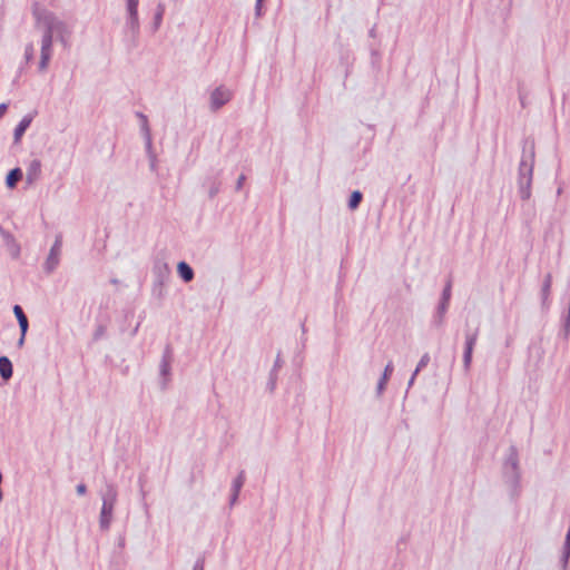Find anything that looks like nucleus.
Masks as SVG:
<instances>
[{
	"instance_id": "obj_1",
	"label": "nucleus",
	"mask_w": 570,
	"mask_h": 570,
	"mask_svg": "<svg viewBox=\"0 0 570 570\" xmlns=\"http://www.w3.org/2000/svg\"><path fill=\"white\" fill-rule=\"evenodd\" d=\"M32 14L37 24L43 27L41 37L40 59L38 62V72L43 73L48 70L53 52V37L57 36L63 41V35L68 33L67 24L60 20L53 12L35 6Z\"/></svg>"
},
{
	"instance_id": "obj_2",
	"label": "nucleus",
	"mask_w": 570,
	"mask_h": 570,
	"mask_svg": "<svg viewBox=\"0 0 570 570\" xmlns=\"http://www.w3.org/2000/svg\"><path fill=\"white\" fill-rule=\"evenodd\" d=\"M535 159V144L532 138L522 140V155L518 169V191L522 200L531 197V185Z\"/></svg>"
},
{
	"instance_id": "obj_3",
	"label": "nucleus",
	"mask_w": 570,
	"mask_h": 570,
	"mask_svg": "<svg viewBox=\"0 0 570 570\" xmlns=\"http://www.w3.org/2000/svg\"><path fill=\"white\" fill-rule=\"evenodd\" d=\"M139 0H126V22L124 26V35L129 49L138 47V38L140 32V23L138 17Z\"/></svg>"
},
{
	"instance_id": "obj_4",
	"label": "nucleus",
	"mask_w": 570,
	"mask_h": 570,
	"mask_svg": "<svg viewBox=\"0 0 570 570\" xmlns=\"http://www.w3.org/2000/svg\"><path fill=\"white\" fill-rule=\"evenodd\" d=\"M100 497L102 504L99 515V527L101 530H108L112 521L114 509L118 499L116 484L112 482H106L104 489L100 491Z\"/></svg>"
},
{
	"instance_id": "obj_5",
	"label": "nucleus",
	"mask_w": 570,
	"mask_h": 570,
	"mask_svg": "<svg viewBox=\"0 0 570 570\" xmlns=\"http://www.w3.org/2000/svg\"><path fill=\"white\" fill-rule=\"evenodd\" d=\"M503 479L504 482L511 488L513 494L520 488V469H519V453L514 445L509 446L507 458L503 462Z\"/></svg>"
},
{
	"instance_id": "obj_6",
	"label": "nucleus",
	"mask_w": 570,
	"mask_h": 570,
	"mask_svg": "<svg viewBox=\"0 0 570 570\" xmlns=\"http://www.w3.org/2000/svg\"><path fill=\"white\" fill-rule=\"evenodd\" d=\"M452 295V281L449 279L442 291L441 298L439 305L436 307V312L433 316V325L440 327L443 325L445 314L448 312L450 299Z\"/></svg>"
},
{
	"instance_id": "obj_7",
	"label": "nucleus",
	"mask_w": 570,
	"mask_h": 570,
	"mask_svg": "<svg viewBox=\"0 0 570 570\" xmlns=\"http://www.w3.org/2000/svg\"><path fill=\"white\" fill-rule=\"evenodd\" d=\"M480 328L476 326L474 330L466 328L465 330V343H464V352H463V368L465 372L470 371L472 363L473 350L476 344L479 337Z\"/></svg>"
},
{
	"instance_id": "obj_8",
	"label": "nucleus",
	"mask_w": 570,
	"mask_h": 570,
	"mask_svg": "<svg viewBox=\"0 0 570 570\" xmlns=\"http://www.w3.org/2000/svg\"><path fill=\"white\" fill-rule=\"evenodd\" d=\"M62 248V236L59 234L56 236V239L49 250V254L43 264V269L47 274H51L56 271L60 263Z\"/></svg>"
},
{
	"instance_id": "obj_9",
	"label": "nucleus",
	"mask_w": 570,
	"mask_h": 570,
	"mask_svg": "<svg viewBox=\"0 0 570 570\" xmlns=\"http://www.w3.org/2000/svg\"><path fill=\"white\" fill-rule=\"evenodd\" d=\"M233 92L225 86H218L210 94L209 107L212 111L219 110L223 106L230 101Z\"/></svg>"
},
{
	"instance_id": "obj_10",
	"label": "nucleus",
	"mask_w": 570,
	"mask_h": 570,
	"mask_svg": "<svg viewBox=\"0 0 570 570\" xmlns=\"http://www.w3.org/2000/svg\"><path fill=\"white\" fill-rule=\"evenodd\" d=\"M171 361H173V350L170 345H166L160 364H159V374L161 376V389H166L167 383L169 381L170 371H171Z\"/></svg>"
},
{
	"instance_id": "obj_11",
	"label": "nucleus",
	"mask_w": 570,
	"mask_h": 570,
	"mask_svg": "<svg viewBox=\"0 0 570 570\" xmlns=\"http://www.w3.org/2000/svg\"><path fill=\"white\" fill-rule=\"evenodd\" d=\"M222 171H217L214 175H208L203 183V186L207 188L208 197L210 199L215 198L220 191L222 180H220Z\"/></svg>"
},
{
	"instance_id": "obj_12",
	"label": "nucleus",
	"mask_w": 570,
	"mask_h": 570,
	"mask_svg": "<svg viewBox=\"0 0 570 570\" xmlns=\"http://www.w3.org/2000/svg\"><path fill=\"white\" fill-rule=\"evenodd\" d=\"M136 117L140 121V131H141L142 136H144V139H145L146 150L150 151L151 150V146H153V138H151V132H150V127H149L148 118L141 111H137L136 112Z\"/></svg>"
},
{
	"instance_id": "obj_13",
	"label": "nucleus",
	"mask_w": 570,
	"mask_h": 570,
	"mask_svg": "<svg viewBox=\"0 0 570 570\" xmlns=\"http://www.w3.org/2000/svg\"><path fill=\"white\" fill-rule=\"evenodd\" d=\"M245 480H246V475H245V471L242 470L238 475L233 480V483H232V493H230V497H229V505L233 507L236 504V502L238 501V497H239V493H240V490L245 483Z\"/></svg>"
},
{
	"instance_id": "obj_14",
	"label": "nucleus",
	"mask_w": 570,
	"mask_h": 570,
	"mask_svg": "<svg viewBox=\"0 0 570 570\" xmlns=\"http://www.w3.org/2000/svg\"><path fill=\"white\" fill-rule=\"evenodd\" d=\"M153 273L155 275L154 282L165 284L169 278L170 269L167 263L156 262L153 267Z\"/></svg>"
},
{
	"instance_id": "obj_15",
	"label": "nucleus",
	"mask_w": 570,
	"mask_h": 570,
	"mask_svg": "<svg viewBox=\"0 0 570 570\" xmlns=\"http://www.w3.org/2000/svg\"><path fill=\"white\" fill-rule=\"evenodd\" d=\"M33 116L32 115H26L19 124L16 126L13 131V140L16 144L20 142L23 134L26 130L30 127L32 122Z\"/></svg>"
},
{
	"instance_id": "obj_16",
	"label": "nucleus",
	"mask_w": 570,
	"mask_h": 570,
	"mask_svg": "<svg viewBox=\"0 0 570 570\" xmlns=\"http://www.w3.org/2000/svg\"><path fill=\"white\" fill-rule=\"evenodd\" d=\"M41 174V161L39 159H32L27 168V181L33 184Z\"/></svg>"
},
{
	"instance_id": "obj_17",
	"label": "nucleus",
	"mask_w": 570,
	"mask_h": 570,
	"mask_svg": "<svg viewBox=\"0 0 570 570\" xmlns=\"http://www.w3.org/2000/svg\"><path fill=\"white\" fill-rule=\"evenodd\" d=\"M393 370H394L393 363H392V361H390L386 364V366L384 368V372H383L381 379L377 382V385H376V394H377V396H381L382 393L384 392L386 383H387L391 374L393 373Z\"/></svg>"
},
{
	"instance_id": "obj_18",
	"label": "nucleus",
	"mask_w": 570,
	"mask_h": 570,
	"mask_svg": "<svg viewBox=\"0 0 570 570\" xmlns=\"http://www.w3.org/2000/svg\"><path fill=\"white\" fill-rule=\"evenodd\" d=\"M551 285H552V276L550 273H548L543 279L542 287H541V301H542L543 308L549 307V296L551 293Z\"/></svg>"
},
{
	"instance_id": "obj_19",
	"label": "nucleus",
	"mask_w": 570,
	"mask_h": 570,
	"mask_svg": "<svg viewBox=\"0 0 570 570\" xmlns=\"http://www.w3.org/2000/svg\"><path fill=\"white\" fill-rule=\"evenodd\" d=\"M13 374V366L9 357L0 356V376L3 381H9Z\"/></svg>"
},
{
	"instance_id": "obj_20",
	"label": "nucleus",
	"mask_w": 570,
	"mask_h": 570,
	"mask_svg": "<svg viewBox=\"0 0 570 570\" xmlns=\"http://www.w3.org/2000/svg\"><path fill=\"white\" fill-rule=\"evenodd\" d=\"M13 313L18 321L20 332H23V334H27L28 328H29V321H28V317L24 314L22 307L20 305H14Z\"/></svg>"
},
{
	"instance_id": "obj_21",
	"label": "nucleus",
	"mask_w": 570,
	"mask_h": 570,
	"mask_svg": "<svg viewBox=\"0 0 570 570\" xmlns=\"http://www.w3.org/2000/svg\"><path fill=\"white\" fill-rule=\"evenodd\" d=\"M177 273L185 283L191 282L195 276L193 268L186 262L178 263Z\"/></svg>"
},
{
	"instance_id": "obj_22",
	"label": "nucleus",
	"mask_w": 570,
	"mask_h": 570,
	"mask_svg": "<svg viewBox=\"0 0 570 570\" xmlns=\"http://www.w3.org/2000/svg\"><path fill=\"white\" fill-rule=\"evenodd\" d=\"M22 176V170L19 167L11 169L6 177L7 187L10 189L14 188Z\"/></svg>"
},
{
	"instance_id": "obj_23",
	"label": "nucleus",
	"mask_w": 570,
	"mask_h": 570,
	"mask_svg": "<svg viewBox=\"0 0 570 570\" xmlns=\"http://www.w3.org/2000/svg\"><path fill=\"white\" fill-rule=\"evenodd\" d=\"M0 236L3 238V240L8 247L16 248V255H20V246L17 243L16 238L13 237V235L10 232L6 230L1 225H0Z\"/></svg>"
},
{
	"instance_id": "obj_24",
	"label": "nucleus",
	"mask_w": 570,
	"mask_h": 570,
	"mask_svg": "<svg viewBox=\"0 0 570 570\" xmlns=\"http://www.w3.org/2000/svg\"><path fill=\"white\" fill-rule=\"evenodd\" d=\"M33 59H35V45L32 42H29L24 47V52H23L24 62H23V65H21L20 69H23L24 66L32 62Z\"/></svg>"
},
{
	"instance_id": "obj_25",
	"label": "nucleus",
	"mask_w": 570,
	"mask_h": 570,
	"mask_svg": "<svg viewBox=\"0 0 570 570\" xmlns=\"http://www.w3.org/2000/svg\"><path fill=\"white\" fill-rule=\"evenodd\" d=\"M362 199H363L362 193L360 190H354L351 194L350 199H348V208L351 210L356 209L360 206Z\"/></svg>"
},
{
	"instance_id": "obj_26",
	"label": "nucleus",
	"mask_w": 570,
	"mask_h": 570,
	"mask_svg": "<svg viewBox=\"0 0 570 570\" xmlns=\"http://www.w3.org/2000/svg\"><path fill=\"white\" fill-rule=\"evenodd\" d=\"M164 13H165V4L160 2V3H158L155 16H154V29L155 30H158V28L160 27V24L163 22Z\"/></svg>"
},
{
	"instance_id": "obj_27",
	"label": "nucleus",
	"mask_w": 570,
	"mask_h": 570,
	"mask_svg": "<svg viewBox=\"0 0 570 570\" xmlns=\"http://www.w3.org/2000/svg\"><path fill=\"white\" fill-rule=\"evenodd\" d=\"M570 559V544L563 543L560 562L563 570H567L568 561Z\"/></svg>"
},
{
	"instance_id": "obj_28",
	"label": "nucleus",
	"mask_w": 570,
	"mask_h": 570,
	"mask_svg": "<svg viewBox=\"0 0 570 570\" xmlns=\"http://www.w3.org/2000/svg\"><path fill=\"white\" fill-rule=\"evenodd\" d=\"M151 292L154 296L161 299L165 296V284L154 282Z\"/></svg>"
},
{
	"instance_id": "obj_29",
	"label": "nucleus",
	"mask_w": 570,
	"mask_h": 570,
	"mask_svg": "<svg viewBox=\"0 0 570 570\" xmlns=\"http://www.w3.org/2000/svg\"><path fill=\"white\" fill-rule=\"evenodd\" d=\"M276 382H277V373L275 372V368H272L269 372V379L267 382V389L269 392H274V390L276 387Z\"/></svg>"
},
{
	"instance_id": "obj_30",
	"label": "nucleus",
	"mask_w": 570,
	"mask_h": 570,
	"mask_svg": "<svg viewBox=\"0 0 570 570\" xmlns=\"http://www.w3.org/2000/svg\"><path fill=\"white\" fill-rule=\"evenodd\" d=\"M563 330H564L563 336L567 340L570 335V302H569L567 315L564 316V320H563Z\"/></svg>"
},
{
	"instance_id": "obj_31",
	"label": "nucleus",
	"mask_w": 570,
	"mask_h": 570,
	"mask_svg": "<svg viewBox=\"0 0 570 570\" xmlns=\"http://www.w3.org/2000/svg\"><path fill=\"white\" fill-rule=\"evenodd\" d=\"M430 362V355L429 353H424L422 356H421V360L419 361L417 365H416V372H421Z\"/></svg>"
},
{
	"instance_id": "obj_32",
	"label": "nucleus",
	"mask_w": 570,
	"mask_h": 570,
	"mask_svg": "<svg viewBox=\"0 0 570 570\" xmlns=\"http://www.w3.org/2000/svg\"><path fill=\"white\" fill-rule=\"evenodd\" d=\"M245 180H246V176H245L244 174H242V175L237 178V180H236V185H235V189H236V191H239V190L243 188Z\"/></svg>"
},
{
	"instance_id": "obj_33",
	"label": "nucleus",
	"mask_w": 570,
	"mask_h": 570,
	"mask_svg": "<svg viewBox=\"0 0 570 570\" xmlns=\"http://www.w3.org/2000/svg\"><path fill=\"white\" fill-rule=\"evenodd\" d=\"M205 567V560L204 558H198L196 562L194 563L193 570H204Z\"/></svg>"
},
{
	"instance_id": "obj_34",
	"label": "nucleus",
	"mask_w": 570,
	"mask_h": 570,
	"mask_svg": "<svg viewBox=\"0 0 570 570\" xmlns=\"http://www.w3.org/2000/svg\"><path fill=\"white\" fill-rule=\"evenodd\" d=\"M76 492L78 495H85L87 493V485L85 483H79L76 487Z\"/></svg>"
},
{
	"instance_id": "obj_35",
	"label": "nucleus",
	"mask_w": 570,
	"mask_h": 570,
	"mask_svg": "<svg viewBox=\"0 0 570 570\" xmlns=\"http://www.w3.org/2000/svg\"><path fill=\"white\" fill-rule=\"evenodd\" d=\"M148 156H149V159H150V169L151 170H155L156 169V155L153 153V149L150 151H148Z\"/></svg>"
},
{
	"instance_id": "obj_36",
	"label": "nucleus",
	"mask_w": 570,
	"mask_h": 570,
	"mask_svg": "<svg viewBox=\"0 0 570 570\" xmlns=\"http://www.w3.org/2000/svg\"><path fill=\"white\" fill-rule=\"evenodd\" d=\"M7 109H8V104H6V102L0 104V119L4 116V114L7 112Z\"/></svg>"
},
{
	"instance_id": "obj_37",
	"label": "nucleus",
	"mask_w": 570,
	"mask_h": 570,
	"mask_svg": "<svg viewBox=\"0 0 570 570\" xmlns=\"http://www.w3.org/2000/svg\"><path fill=\"white\" fill-rule=\"evenodd\" d=\"M26 335H27V334H23V332H21V335H20V337H19V340H18V342H17V346H18V347H22V346H23L24 341H26Z\"/></svg>"
},
{
	"instance_id": "obj_38",
	"label": "nucleus",
	"mask_w": 570,
	"mask_h": 570,
	"mask_svg": "<svg viewBox=\"0 0 570 570\" xmlns=\"http://www.w3.org/2000/svg\"><path fill=\"white\" fill-rule=\"evenodd\" d=\"M262 2H263V0H256V4H255L256 16H261Z\"/></svg>"
},
{
	"instance_id": "obj_39",
	"label": "nucleus",
	"mask_w": 570,
	"mask_h": 570,
	"mask_svg": "<svg viewBox=\"0 0 570 570\" xmlns=\"http://www.w3.org/2000/svg\"><path fill=\"white\" fill-rule=\"evenodd\" d=\"M279 367H281V358H279V355H277L273 368H275V372L277 373Z\"/></svg>"
},
{
	"instance_id": "obj_40",
	"label": "nucleus",
	"mask_w": 570,
	"mask_h": 570,
	"mask_svg": "<svg viewBox=\"0 0 570 570\" xmlns=\"http://www.w3.org/2000/svg\"><path fill=\"white\" fill-rule=\"evenodd\" d=\"M564 543L570 544V525H569V529H568L567 534H566Z\"/></svg>"
},
{
	"instance_id": "obj_41",
	"label": "nucleus",
	"mask_w": 570,
	"mask_h": 570,
	"mask_svg": "<svg viewBox=\"0 0 570 570\" xmlns=\"http://www.w3.org/2000/svg\"><path fill=\"white\" fill-rule=\"evenodd\" d=\"M102 333V328H99L96 333H95V340H98L99 336L101 335Z\"/></svg>"
},
{
	"instance_id": "obj_42",
	"label": "nucleus",
	"mask_w": 570,
	"mask_h": 570,
	"mask_svg": "<svg viewBox=\"0 0 570 570\" xmlns=\"http://www.w3.org/2000/svg\"><path fill=\"white\" fill-rule=\"evenodd\" d=\"M11 249V255L12 257L17 258L19 257V255H16V248L14 247H9Z\"/></svg>"
},
{
	"instance_id": "obj_43",
	"label": "nucleus",
	"mask_w": 570,
	"mask_h": 570,
	"mask_svg": "<svg viewBox=\"0 0 570 570\" xmlns=\"http://www.w3.org/2000/svg\"><path fill=\"white\" fill-rule=\"evenodd\" d=\"M414 381H415V380H414L413 377H410L409 383H407V386H409V387H411V386L413 385Z\"/></svg>"
},
{
	"instance_id": "obj_44",
	"label": "nucleus",
	"mask_w": 570,
	"mask_h": 570,
	"mask_svg": "<svg viewBox=\"0 0 570 570\" xmlns=\"http://www.w3.org/2000/svg\"><path fill=\"white\" fill-rule=\"evenodd\" d=\"M419 373H420V372H416V368H415L411 377H413V379L415 380V377H416V375H417Z\"/></svg>"
},
{
	"instance_id": "obj_45",
	"label": "nucleus",
	"mask_w": 570,
	"mask_h": 570,
	"mask_svg": "<svg viewBox=\"0 0 570 570\" xmlns=\"http://www.w3.org/2000/svg\"><path fill=\"white\" fill-rule=\"evenodd\" d=\"M111 283H112V284H117V283H118V281H117V279H111Z\"/></svg>"
}]
</instances>
